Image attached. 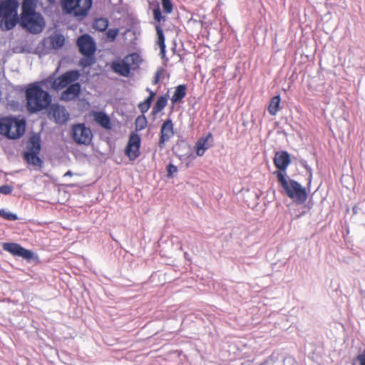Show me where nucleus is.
<instances>
[{
    "label": "nucleus",
    "instance_id": "nucleus-42",
    "mask_svg": "<svg viewBox=\"0 0 365 365\" xmlns=\"http://www.w3.org/2000/svg\"><path fill=\"white\" fill-rule=\"evenodd\" d=\"M357 210H358L357 206H354V207H353V212H354V214H356V213L358 212Z\"/></svg>",
    "mask_w": 365,
    "mask_h": 365
},
{
    "label": "nucleus",
    "instance_id": "nucleus-16",
    "mask_svg": "<svg viewBox=\"0 0 365 365\" xmlns=\"http://www.w3.org/2000/svg\"><path fill=\"white\" fill-rule=\"evenodd\" d=\"M213 136L209 133L206 136L200 138L196 143L195 148L197 156H202L205 151L212 147Z\"/></svg>",
    "mask_w": 365,
    "mask_h": 365
},
{
    "label": "nucleus",
    "instance_id": "nucleus-13",
    "mask_svg": "<svg viewBox=\"0 0 365 365\" xmlns=\"http://www.w3.org/2000/svg\"><path fill=\"white\" fill-rule=\"evenodd\" d=\"M4 250L11 253L14 256L21 257L26 259H30L33 257V252L26 250L20 245L14 242H4L2 245Z\"/></svg>",
    "mask_w": 365,
    "mask_h": 365
},
{
    "label": "nucleus",
    "instance_id": "nucleus-8",
    "mask_svg": "<svg viewBox=\"0 0 365 365\" xmlns=\"http://www.w3.org/2000/svg\"><path fill=\"white\" fill-rule=\"evenodd\" d=\"M72 138L79 145H89L93 138V133L90 128L83 123H78L72 126Z\"/></svg>",
    "mask_w": 365,
    "mask_h": 365
},
{
    "label": "nucleus",
    "instance_id": "nucleus-6",
    "mask_svg": "<svg viewBox=\"0 0 365 365\" xmlns=\"http://www.w3.org/2000/svg\"><path fill=\"white\" fill-rule=\"evenodd\" d=\"M1 126V135L11 139L19 138L24 135L26 128L24 120H19L16 118L6 117L0 119Z\"/></svg>",
    "mask_w": 365,
    "mask_h": 365
},
{
    "label": "nucleus",
    "instance_id": "nucleus-27",
    "mask_svg": "<svg viewBox=\"0 0 365 365\" xmlns=\"http://www.w3.org/2000/svg\"><path fill=\"white\" fill-rule=\"evenodd\" d=\"M280 101L281 99L279 96H275L271 99L268 107V111L272 115H274L277 113L280 104Z\"/></svg>",
    "mask_w": 365,
    "mask_h": 365
},
{
    "label": "nucleus",
    "instance_id": "nucleus-22",
    "mask_svg": "<svg viewBox=\"0 0 365 365\" xmlns=\"http://www.w3.org/2000/svg\"><path fill=\"white\" fill-rule=\"evenodd\" d=\"M24 159L28 164L35 167L41 168L43 165V160L38 157V155L24 153Z\"/></svg>",
    "mask_w": 365,
    "mask_h": 365
},
{
    "label": "nucleus",
    "instance_id": "nucleus-15",
    "mask_svg": "<svg viewBox=\"0 0 365 365\" xmlns=\"http://www.w3.org/2000/svg\"><path fill=\"white\" fill-rule=\"evenodd\" d=\"M173 123L171 119H167L160 128V136L158 145L160 148L164 147L166 142L169 141L174 136Z\"/></svg>",
    "mask_w": 365,
    "mask_h": 365
},
{
    "label": "nucleus",
    "instance_id": "nucleus-4",
    "mask_svg": "<svg viewBox=\"0 0 365 365\" xmlns=\"http://www.w3.org/2000/svg\"><path fill=\"white\" fill-rule=\"evenodd\" d=\"M277 180L283 192L294 202L302 205L306 202L308 197L307 192L299 182L291 179L288 175L283 176L281 173H279Z\"/></svg>",
    "mask_w": 365,
    "mask_h": 365
},
{
    "label": "nucleus",
    "instance_id": "nucleus-14",
    "mask_svg": "<svg viewBox=\"0 0 365 365\" xmlns=\"http://www.w3.org/2000/svg\"><path fill=\"white\" fill-rule=\"evenodd\" d=\"M48 117L56 123H65L68 119V113L63 106L58 104H51L48 107Z\"/></svg>",
    "mask_w": 365,
    "mask_h": 365
},
{
    "label": "nucleus",
    "instance_id": "nucleus-40",
    "mask_svg": "<svg viewBox=\"0 0 365 365\" xmlns=\"http://www.w3.org/2000/svg\"><path fill=\"white\" fill-rule=\"evenodd\" d=\"M72 175H73V173L71 170L67 171L64 175V176H72Z\"/></svg>",
    "mask_w": 365,
    "mask_h": 365
},
{
    "label": "nucleus",
    "instance_id": "nucleus-21",
    "mask_svg": "<svg viewBox=\"0 0 365 365\" xmlns=\"http://www.w3.org/2000/svg\"><path fill=\"white\" fill-rule=\"evenodd\" d=\"M186 90L187 87L185 84L178 86L171 98L172 103L176 104L181 102L186 96Z\"/></svg>",
    "mask_w": 365,
    "mask_h": 365
},
{
    "label": "nucleus",
    "instance_id": "nucleus-30",
    "mask_svg": "<svg viewBox=\"0 0 365 365\" xmlns=\"http://www.w3.org/2000/svg\"><path fill=\"white\" fill-rule=\"evenodd\" d=\"M0 217L11 221L16 220L18 219V217L16 214L7 211L4 209L0 210Z\"/></svg>",
    "mask_w": 365,
    "mask_h": 365
},
{
    "label": "nucleus",
    "instance_id": "nucleus-25",
    "mask_svg": "<svg viewBox=\"0 0 365 365\" xmlns=\"http://www.w3.org/2000/svg\"><path fill=\"white\" fill-rule=\"evenodd\" d=\"M156 31L158 34V44L160 48V53L163 57L165 53V36L163 34V29L158 25L156 26Z\"/></svg>",
    "mask_w": 365,
    "mask_h": 365
},
{
    "label": "nucleus",
    "instance_id": "nucleus-17",
    "mask_svg": "<svg viewBox=\"0 0 365 365\" xmlns=\"http://www.w3.org/2000/svg\"><path fill=\"white\" fill-rule=\"evenodd\" d=\"M81 92V85L79 83L71 84L61 93V98L63 101H71L76 99Z\"/></svg>",
    "mask_w": 365,
    "mask_h": 365
},
{
    "label": "nucleus",
    "instance_id": "nucleus-29",
    "mask_svg": "<svg viewBox=\"0 0 365 365\" xmlns=\"http://www.w3.org/2000/svg\"><path fill=\"white\" fill-rule=\"evenodd\" d=\"M147 125V119L144 115L137 117L135 119V129L136 130H142L145 128Z\"/></svg>",
    "mask_w": 365,
    "mask_h": 365
},
{
    "label": "nucleus",
    "instance_id": "nucleus-38",
    "mask_svg": "<svg viewBox=\"0 0 365 365\" xmlns=\"http://www.w3.org/2000/svg\"><path fill=\"white\" fill-rule=\"evenodd\" d=\"M357 360L359 361L360 365H365V354H359Z\"/></svg>",
    "mask_w": 365,
    "mask_h": 365
},
{
    "label": "nucleus",
    "instance_id": "nucleus-11",
    "mask_svg": "<svg viewBox=\"0 0 365 365\" xmlns=\"http://www.w3.org/2000/svg\"><path fill=\"white\" fill-rule=\"evenodd\" d=\"M140 137L138 134L132 133L129 137L125 149V154L130 160H135L140 155Z\"/></svg>",
    "mask_w": 365,
    "mask_h": 365
},
{
    "label": "nucleus",
    "instance_id": "nucleus-2",
    "mask_svg": "<svg viewBox=\"0 0 365 365\" xmlns=\"http://www.w3.org/2000/svg\"><path fill=\"white\" fill-rule=\"evenodd\" d=\"M26 107L30 113H36L48 108L51 104V94L43 90L41 82L30 83L25 91Z\"/></svg>",
    "mask_w": 365,
    "mask_h": 365
},
{
    "label": "nucleus",
    "instance_id": "nucleus-32",
    "mask_svg": "<svg viewBox=\"0 0 365 365\" xmlns=\"http://www.w3.org/2000/svg\"><path fill=\"white\" fill-rule=\"evenodd\" d=\"M118 33H119L118 29H110L108 30V31L106 33L107 38L110 41H113L115 39V38L117 37V36L118 35Z\"/></svg>",
    "mask_w": 365,
    "mask_h": 365
},
{
    "label": "nucleus",
    "instance_id": "nucleus-37",
    "mask_svg": "<svg viewBox=\"0 0 365 365\" xmlns=\"http://www.w3.org/2000/svg\"><path fill=\"white\" fill-rule=\"evenodd\" d=\"M163 68H160L156 71L155 76L153 78V84L155 85V84L158 83V82L160 79L161 75L163 73Z\"/></svg>",
    "mask_w": 365,
    "mask_h": 365
},
{
    "label": "nucleus",
    "instance_id": "nucleus-34",
    "mask_svg": "<svg viewBox=\"0 0 365 365\" xmlns=\"http://www.w3.org/2000/svg\"><path fill=\"white\" fill-rule=\"evenodd\" d=\"M168 177L172 178L178 172V168L173 164H169L167 166Z\"/></svg>",
    "mask_w": 365,
    "mask_h": 365
},
{
    "label": "nucleus",
    "instance_id": "nucleus-12",
    "mask_svg": "<svg viewBox=\"0 0 365 365\" xmlns=\"http://www.w3.org/2000/svg\"><path fill=\"white\" fill-rule=\"evenodd\" d=\"M77 45L79 51L83 56H93L96 51V44L92 37L88 34H83L78 37Z\"/></svg>",
    "mask_w": 365,
    "mask_h": 365
},
{
    "label": "nucleus",
    "instance_id": "nucleus-20",
    "mask_svg": "<svg viewBox=\"0 0 365 365\" xmlns=\"http://www.w3.org/2000/svg\"><path fill=\"white\" fill-rule=\"evenodd\" d=\"M130 71L137 69L141 63V58L137 53H130L123 58Z\"/></svg>",
    "mask_w": 365,
    "mask_h": 365
},
{
    "label": "nucleus",
    "instance_id": "nucleus-35",
    "mask_svg": "<svg viewBox=\"0 0 365 365\" xmlns=\"http://www.w3.org/2000/svg\"><path fill=\"white\" fill-rule=\"evenodd\" d=\"M13 191V187L9 185L0 186V193L3 195H9Z\"/></svg>",
    "mask_w": 365,
    "mask_h": 365
},
{
    "label": "nucleus",
    "instance_id": "nucleus-33",
    "mask_svg": "<svg viewBox=\"0 0 365 365\" xmlns=\"http://www.w3.org/2000/svg\"><path fill=\"white\" fill-rule=\"evenodd\" d=\"M164 12L170 14L173 11V4L170 0H161Z\"/></svg>",
    "mask_w": 365,
    "mask_h": 365
},
{
    "label": "nucleus",
    "instance_id": "nucleus-19",
    "mask_svg": "<svg viewBox=\"0 0 365 365\" xmlns=\"http://www.w3.org/2000/svg\"><path fill=\"white\" fill-rule=\"evenodd\" d=\"M112 69L115 73L125 77H128L130 73V71L128 65L125 64L123 58L121 61H113L112 63Z\"/></svg>",
    "mask_w": 365,
    "mask_h": 365
},
{
    "label": "nucleus",
    "instance_id": "nucleus-28",
    "mask_svg": "<svg viewBox=\"0 0 365 365\" xmlns=\"http://www.w3.org/2000/svg\"><path fill=\"white\" fill-rule=\"evenodd\" d=\"M108 26V21L105 18H99L95 20L93 28L99 31H104Z\"/></svg>",
    "mask_w": 365,
    "mask_h": 365
},
{
    "label": "nucleus",
    "instance_id": "nucleus-36",
    "mask_svg": "<svg viewBox=\"0 0 365 365\" xmlns=\"http://www.w3.org/2000/svg\"><path fill=\"white\" fill-rule=\"evenodd\" d=\"M153 16L154 19L158 22H160L162 19H164L165 17L162 15L160 9L157 8L153 10Z\"/></svg>",
    "mask_w": 365,
    "mask_h": 365
},
{
    "label": "nucleus",
    "instance_id": "nucleus-26",
    "mask_svg": "<svg viewBox=\"0 0 365 365\" xmlns=\"http://www.w3.org/2000/svg\"><path fill=\"white\" fill-rule=\"evenodd\" d=\"M155 96V92H150V96H149L143 102H141L138 105V108L143 114L149 110Z\"/></svg>",
    "mask_w": 365,
    "mask_h": 365
},
{
    "label": "nucleus",
    "instance_id": "nucleus-41",
    "mask_svg": "<svg viewBox=\"0 0 365 365\" xmlns=\"http://www.w3.org/2000/svg\"><path fill=\"white\" fill-rule=\"evenodd\" d=\"M56 0H47V2L48 3V4L50 5H53L55 3H56Z\"/></svg>",
    "mask_w": 365,
    "mask_h": 365
},
{
    "label": "nucleus",
    "instance_id": "nucleus-10",
    "mask_svg": "<svg viewBox=\"0 0 365 365\" xmlns=\"http://www.w3.org/2000/svg\"><path fill=\"white\" fill-rule=\"evenodd\" d=\"M291 163L290 155L287 151H278L276 152L274 158V164L278 169L273 173V174L278 179L279 173L283 175V176H287L286 170Z\"/></svg>",
    "mask_w": 365,
    "mask_h": 365
},
{
    "label": "nucleus",
    "instance_id": "nucleus-5",
    "mask_svg": "<svg viewBox=\"0 0 365 365\" xmlns=\"http://www.w3.org/2000/svg\"><path fill=\"white\" fill-rule=\"evenodd\" d=\"M92 3V0H61V7L65 14L81 21L88 16Z\"/></svg>",
    "mask_w": 365,
    "mask_h": 365
},
{
    "label": "nucleus",
    "instance_id": "nucleus-3",
    "mask_svg": "<svg viewBox=\"0 0 365 365\" xmlns=\"http://www.w3.org/2000/svg\"><path fill=\"white\" fill-rule=\"evenodd\" d=\"M18 0H2L0 1V28L2 31H10L19 23Z\"/></svg>",
    "mask_w": 365,
    "mask_h": 365
},
{
    "label": "nucleus",
    "instance_id": "nucleus-24",
    "mask_svg": "<svg viewBox=\"0 0 365 365\" xmlns=\"http://www.w3.org/2000/svg\"><path fill=\"white\" fill-rule=\"evenodd\" d=\"M168 103V98L165 96L158 97L153 108V113L154 115L158 114L162 111Z\"/></svg>",
    "mask_w": 365,
    "mask_h": 365
},
{
    "label": "nucleus",
    "instance_id": "nucleus-43",
    "mask_svg": "<svg viewBox=\"0 0 365 365\" xmlns=\"http://www.w3.org/2000/svg\"><path fill=\"white\" fill-rule=\"evenodd\" d=\"M146 91L149 93V96H150V92H153V91H151L149 88H146Z\"/></svg>",
    "mask_w": 365,
    "mask_h": 365
},
{
    "label": "nucleus",
    "instance_id": "nucleus-18",
    "mask_svg": "<svg viewBox=\"0 0 365 365\" xmlns=\"http://www.w3.org/2000/svg\"><path fill=\"white\" fill-rule=\"evenodd\" d=\"M92 116L94 121L102 128L110 130L112 128L110 117L103 111H93Z\"/></svg>",
    "mask_w": 365,
    "mask_h": 365
},
{
    "label": "nucleus",
    "instance_id": "nucleus-9",
    "mask_svg": "<svg viewBox=\"0 0 365 365\" xmlns=\"http://www.w3.org/2000/svg\"><path fill=\"white\" fill-rule=\"evenodd\" d=\"M80 77V73L77 70L68 71L58 78L52 83V88L56 91H60L69 84H72Z\"/></svg>",
    "mask_w": 365,
    "mask_h": 365
},
{
    "label": "nucleus",
    "instance_id": "nucleus-39",
    "mask_svg": "<svg viewBox=\"0 0 365 365\" xmlns=\"http://www.w3.org/2000/svg\"><path fill=\"white\" fill-rule=\"evenodd\" d=\"M306 169L307 170V171L309 173V184H310L311 181H312V169L309 167H307L306 166Z\"/></svg>",
    "mask_w": 365,
    "mask_h": 365
},
{
    "label": "nucleus",
    "instance_id": "nucleus-1",
    "mask_svg": "<svg viewBox=\"0 0 365 365\" xmlns=\"http://www.w3.org/2000/svg\"><path fill=\"white\" fill-rule=\"evenodd\" d=\"M37 1V0H23L18 23L23 29L33 34L41 33L46 25L43 16L36 11Z\"/></svg>",
    "mask_w": 365,
    "mask_h": 365
},
{
    "label": "nucleus",
    "instance_id": "nucleus-23",
    "mask_svg": "<svg viewBox=\"0 0 365 365\" xmlns=\"http://www.w3.org/2000/svg\"><path fill=\"white\" fill-rule=\"evenodd\" d=\"M27 152L25 153L38 155L41 151L40 140L38 138H32L27 146Z\"/></svg>",
    "mask_w": 365,
    "mask_h": 365
},
{
    "label": "nucleus",
    "instance_id": "nucleus-31",
    "mask_svg": "<svg viewBox=\"0 0 365 365\" xmlns=\"http://www.w3.org/2000/svg\"><path fill=\"white\" fill-rule=\"evenodd\" d=\"M94 58L93 56H84L79 61V65L83 68L90 66L94 63Z\"/></svg>",
    "mask_w": 365,
    "mask_h": 365
},
{
    "label": "nucleus",
    "instance_id": "nucleus-7",
    "mask_svg": "<svg viewBox=\"0 0 365 365\" xmlns=\"http://www.w3.org/2000/svg\"><path fill=\"white\" fill-rule=\"evenodd\" d=\"M64 43V36L61 34L54 33L42 40L36 48V53L39 56H46L50 53L52 50H58L62 48Z\"/></svg>",
    "mask_w": 365,
    "mask_h": 365
}]
</instances>
